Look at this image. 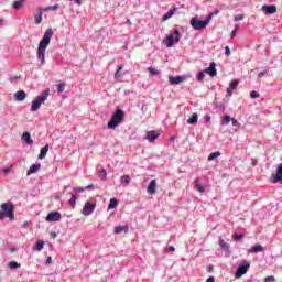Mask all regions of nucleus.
<instances>
[{"label": "nucleus", "mask_w": 282, "mask_h": 282, "mask_svg": "<svg viewBox=\"0 0 282 282\" xmlns=\"http://www.w3.org/2000/svg\"><path fill=\"white\" fill-rule=\"evenodd\" d=\"M95 209H96V204L86 202L83 207L82 215H85V217H89V215H91V213H94Z\"/></svg>", "instance_id": "nucleus-8"}, {"label": "nucleus", "mask_w": 282, "mask_h": 282, "mask_svg": "<svg viewBox=\"0 0 282 282\" xmlns=\"http://www.w3.org/2000/svg\"><path fill=\"white\" fill-rule=\"evenodd\" d=\"M180 30L175 29L174 30V34H169L166 36V47H173V45H175V43H180Z\"/></svg>", "instance_id": "nucleus-6"}, {"label": "nucleus", "mask_w": 282, "mask_h": 282, "mask_svg": "<svg viewBox=\"0 0 282 282\" xmlns=\"http://www.w3.org/2000/svg\"><path fill=\"white\" fill-rule=\"evenodd\" d=\"M122 69H123L122 65L118 67L117 72L115 73L116 80H119V78H122V73H120L122 72Z\"/></svg>", "instance_id": "nucleus-32"}, {"label": "nucleus", "mask_w": 282, "mask_h": 282, "mask_svg": "<svg viewBox=\"0 0 282 282\" xmlns=\"http://www.w3.org/2000/svg\"><path fill=\"white\" fill-rule=\"evenodd\" d=\"M99 177H107V170L102 169V170L99 172Z\"/></svg>", "instance_id": "nucleus-46"}, {"label": "nucleus", "mask_w": 282, "mask_h": 282, "mask_svg": "<svg viewBox=\"0 0 282 282\" xmlns=\"http://www.w3.org/2000/svg\"><path fill=\"white\" fill-rule=\"evenodd\" d=\"M221 155V152H213L208 156V161L212 162V160H215L216 158H219Z\"/></svg>", "instance_id": "nucleus-35"}, {"label": "nucleus", "mask_w": 282, "mask_h": 282, "mask_svg": "<svg viewBox=\"0 0 282 282\" xmlns=\"http://www.w3.org/2000/svg\"><path fill=\"white\" fill-rule=\"evenodd\" d=\"M23 226H24V228H28V226H30V223H29V221H25V223L23 224Z\"/></svg>", "instance_id": "nucleus-57"}, {"label": "nucleus", "mask_w": 282, "mask_h": 282, "mask_svg": "<svg viewBox=\"0 0 282 282\" xmlns=\"http://www.w3.org/2000/svg\"><path fill=\"white\" fill-rule=\"evenodd\" d=\"M204 78H206V74H204V72H200L198 74V80H204Z\"/></svg>", "instance_id": "nucleus-48"}, {"label": "nucleus", "mask_w": 282, "mask_h": 282, "mask_svg": "<svg viewBox=\"0 0 282 282\" xmlns=\"http://www.w3.org/2000/svg\"><path fill=\"white\" fill-rule=\"evenodd\" d=\"M231 124H232V127H239V121L231 118Z\"/></svg>", "instance_id": "nucleus-50"}, {"label": "nucleus", "mask_w": 282, "mask_h": 282, "mask_svg": "<svg viewBox=\"0 0 282 282\" xmlns=\"http://www.w3.org/2000/svg\"><path fill=\"white\" fill-rule=\"evenodd\" d=\"M52 237H53V239H56V234L53 232V234H52Z\"/></svg>", "instance_id": "nucleus-58"}, {"label": "nucleus", "mask_w": 282, "mask_h": 282, "mask_svg": "<svg viewBox=\"0 0 282 282\" xmlns=\"http://www.w3.org/2000/svg\"><path fill=\"white\" fill-rule=\"evenodd\" d=\"M237 87H239V80H231L229 87L227 88V96H232V93L237 90Z\"/></svg>", "instance_id": "nucleus-12"}, {"label": "nucleus", "mask_w": 282, "mask_h": 282, "mask_svg": "<svg viewBox=\"0 0 282 282\" xmlns=\"http://www.w3.org/2000/svg\"><path fill=\"white\" fill-rule=\"evenodd\" d=\"M207 122H210V117H207Z\"/></svg>", "instance_id": "nucleus-59"}, {"label": "nucleus", "mask_w": 282, "mask_h": 282, "mask_svg": "<svg viewBox=\"0 0 282 282\" xmlns=\"http://www.w3.org/2000/svg\"><path fill=\"white\" fill-rule=\"evenodd\" d=\"M195 188L198 193H206V183L202 182V180L197 178L195 182Z\"/></svg>", "instance_id": "nucleus-13"}, {"label": "nucleus", "mask_w": 282, "mask_h": 282, "mask_svg": "<svg viewBox=\"0 0 282 282\" xmlns=\"http://www.w3.org/2000/svg\"><path fill=\"white\" fill-rule=\"evenodd\" d=\"M128 23H131V21H130V20H128Z\"/></svg>", "instance_id": "nucleus-61"}, {"label": "nucleus", "mask_w": 282, "mask_h": 282, "mask_svg": "<svg viewBox=\"0 0 282 282\" xmlns=\"http://www.w3.org/2000/svg\"><path fill=\"white\" fill-rule=\"evenodd\" d=\"M46 263H47V264L52 263V257H48V258L46 259Z\"/></svg>", "instance_id": "nucleus-55"}, {"label": "nucleus", "mask_w": 282, "mask_h": 282, "mask_svg": "<svg viewBox=\"0 0 282 282\" xmlns=\"http://www.w3.org/2000/svg\"><path fill=\"white\" fill-rule=\"evenodd\" d=\"M147 69L149 72V74H151V76H159L160 75V70H158L154 67H148Z\"/></svg>", "instance_id": "nucleus-31"}, {"label": "nucleus", "mask_w": 282, "mask_h": 282, "mask_svg": "<svg viewBox=\"0 0 282 282\" xmlns=\"http://www.w3.org/2000/svg\"><path fill=\"white\" fill-rule=\"evenodd\" d=\"M10 171H11V169L8 167V169L2 170V173H4V175H8V173H10Z\"/></svg>", "instance_id": "nucleus-52"}, {"label": "nucleus", "mask_w": 282, "mask_h": 282, "mask_svg": "<svg viewBox=\"0 0 282 282\" xmlns=\"http://www.w3.org/2000/svg\"><path fill=\"white\" fill-rule=\"evenodd\" d=\"M249 268H250L249 262H246V261L242 262L236 271V279H241V276H243V274L248 272Z\"/></svg>", "instance_id": "nucleus-7"}, {"label": "nucleus", "mask_w": 282, "mask_h": 282, "mask_svg": "<svg viewBox=\"0 0 282 282\" xmlns=\"http://www.w3.org/2000/svg\"><path fill=\"white\" fill-rule=\"evenodd\" d=\"M159 138H160V132L149 131L147 133L145 140H148V142H154V140H158Z\"/></svg>", "instance_id": "nucleus-16"}, {"label": "nucleus", "mask_w": 282, "mask_h": 282, "mask_svg": "<svg viewBox=\"0 0 282 282\" xmlns=\"http://www.w3.org/2000/svg\"><path fill=\"white\" fill-rule=\"evenodd\" d=\"M120 232H129V227L127 225L115 227V234L120 235Z\"/></svg>", "instance_id": "nucleus-22"}, {"label": "nucleus", "mask_w": 282, "mask_h": 282, "mask_svg": "<svg viewBox=\"0 0 282 282\" xmlns=\"http://www.w3.org/2000/svg\"><path fill=\"white\" fill-rule=\"evenodd\" d=\"M9 268H10V270H17V268H21V264L18 263L17 261H10Z\"/></svg>", "instance_id": "nucleus-33"}, {"label": "nucleus", "mask_w": 282, "mask_h": 282, "mask_svg": "<svg viewBox=\"0 0 282 282\" xmlns=\"http://www.w3.org/2000/svg\"><path fill=\"white\" fill-rule=\"evenodd\" d=\"M54 36V31L52 29H47L43 35V39L40 41L37 46V61L41 62V65H45V51Z\"/></svg>", "instance_id": "nucleus-1"}, {"label": "nucleus", "mask_w": 282, "mask_h": 282, "mask_svg": "<svg viewBox=\"0 0 282 282\" xmlns=\"http://www.w3.org/2000/svg\"><path fill=\"white\" fill-rule=\"evenodd\" d=\"M76 199H78V196L72 195L70 199L68 200V204L72 206V208H76Z\"/></svg>", "instance_id": "nucleus-30"}, {"label": "nucleus", "mask_w": 282, "mask_h": 282, "mask_svg": "<svg viewBox=\"0 0 282 282\" xmlns=\"http://www.w3.org/2000/svg\"><path fill=\"white\" fill-rule=\"evenodd\" d=\"M95 188H98V185L89 184L86 187H75L74 191L76 193H83L84 191H95Z\"/></svg>", "instance_id": "nucleus-17"}, {"label": "nucleus", "mask_w": 282, "mask_h": 282, "mask_svg": "<svg viewBox=\"0 0 282 282\" xmlns=\"http://www.w3.org/2000/svg\"><path fill=\"white\" fill-rule=\"evenodd\" d=\"M41 170V164H33L29 171H28V175H32V173H37V171Z\"/></svg>", "instance_id": "nucleus-25"}, {"label": "nucleus", "mask_w": 282, "mask_h": 282, "mask_svg": "<svg viewBox=\"0 0 282 282\" xmlns=\"http://www.w3.org/2000/svg\"><path fill=\"white\" fill-rule=\"evenodd\" d=\"M158 188V182L152 180L147 188L149 195H155Z\"/></svg>", "instance_id": "nucleus-14"}, {"label": "nucleus", "mask_w": 282, "mask_h": 282, "mask_svg": "<svg viewBox=\"0 0 282 282\" xmlns=\"http://www.w3.org/2000/svg\"><path fill=\"white\" fill-rule=\"evenodd\" d=\"M273 177H282V163L276 169V174Z\"/></svg>", "instance_id": "nucleus-40"}, {"label": "nucleus", "mask_w": 282, "mask_h": 282, "mask_svg": "<svg viewBox=\"0 0 282 282\" xmlns=\"http://www.w3.org/2000/svg\"><path fill=\"white\" fill-rule=\"evenodd\" d=\"M65 87H66L65 83H62V84L57 85L58 94H63V91H65Z\"/></svg>", "instance_id": "nucleus-39"}, {"label": "nucleus", "mask_w": 282, "mask_h": 282, "mask_svg": "<svg viewBox=\"0 0 282 282\" xmlns=\"http://www.w3.org/2000/svg\"><path fill=\"white\" fill-rule=\"evenodd\" d=\"M25 2V0H15L13 1V9L14 10H21V8H23V3Z\"/></svg>", "instance_id": "nucleus-26"}, {"label": "nucleus", "mask_w": 282, "mask_h": 282, "mask_svg": "<svg viewBox=\"0 0 282 282\" xmlns=\"http://www.w3.org/2000/svg\"><path fill=\"white\" fill-rule=\"evenodd\" d=\"M232 118L228 115H226L223 119V124L226 126V124H230Z\"/></svg>", "instance_id": "nucleus-37"}, {"label": "nucleus", "mask_w": 282, "mask_h": 282, "mask_svg": "<svg viewBox=\"0 0 282 282\" xmlns=\"http://www.w3.org/2000/svg\"><path fill=\"white\" fill-rule=\"evenodd\" d=\"M239 30V25H236L235 29L231 31V39H235V34H237Z\"/></svg>", "instance_id": "nucleus-45"}, {"label": "nucleus", "mask_w": 282, "mask_h": 282, "mask_svg": "<svg viewBox=\"0 0 282 282\" xmlns=\"http://www.w3.org/2000/svg\"><path fill=\"white\" fill-rule=\"evenodd\" d=\"M46 221L52 224L54 221H61V213L59 212H50L46 216Z\"/></svg>", "instance_id": "nucleus-9"}, {"label": "nucleus", "mask_w": 282, "mask_h": 282, "mask_svg": "<svg viewBox=\"0 0 282 282\" xmlns=\"http://www.w3.org/2000/svg\"><path fill=\"white\" fill-rule=\"evenodd\" d=\"M271 184H282V177H271Z\"/></svg>", "instance_id": "nucleus-38"}, {"label": "nucleus", "mask_w": 282, "mask_h": 282, "mask_svg": "<svg viewBox=\"0 0 282 282\" xmlns=\"http://www.w3.org/2000/svg\"><path fill=\"white\" fill-rule=\"evenodd\" d=\"M235 21H243V14H238L235 17Z\"/></svg>", "instance_id": "nucleus-47"}, {"label": "nucleus", "mask_w": 282, "mask_h": 282, "mask_svg": "<svg viewBox=\"0 0 282 282\" xmlns=\"http://www.w3.org/2000/svg\"><path fill=\"white\" fill-rule=\"evenodd\" d=\"M43 8H39V14L37 15H35V23H36V25H40V23H42V21H43Z\"/></svg>", "instance_id": "nucleus-23"}, {"label": "nucleus", "mask_w": 282, "mask_h": 282, "mask_svg": "<svg viewBox=\"0 0 282 282\" xmlns=\"http://www.w3.org/2000/svg\"><path fill=\"white\" fill-rule=\"evenodd\" d=\"M3 23V20H0V24Z\"/></svg>", "instance_id": "nucleus-60"}, {"label": "nucleus", "mask_w": 282, "mask_h": 282, "mask_svg": "<svg viewBox=\"0 0 282 282\" xmlns=\"http://www.w3.org/2000/svg\"><path fill=\"white\" fill-rule=\"evenodd\" d=\"M197 120H199V116H197V113H193L187 120V124H197Z\"/></svg>", "instance_id": "nucleus-27"}, {"label": "nucleus", "mask_w": 282, "mask_h": 282, "mask_svg": "<svg viewBox=\"0 0 282 282\" xmlns=\"http://www.w3.org/2000/svg\"><path fill=\"white\" fill-rule=\"evenodd\" d=\"M130 182H131V178H129V177L121 178V184H124L126 186H128V184H130Z\"/></svg>", "instance_id": "nucleus-43"}, {"label": "nucleus", "mask_w": 282, "mask_h": 282, "mask_svg": "<svg viewBox=\"0 0 282 282\" xmlns=\"http://www.w3.org/2000/svg\"><path fill=\"white\" fill-rule=\"evenodd\" d=\"M205 74H208V76L212 77L217 76V64L215 62H212L209 64V67L205 69Z\"/></svg>", "instance_id": "nucleus-10"}, {"label": "nucleus", "mask_w": 282, "mask_h": 282, "mask_svg": "<svg viewBox=\"0 0 282 282\" xmlns=\"http://www.w3.org/2000/svg\"><path fill=\"white\" fill-rule=\"evenodd\" d=\"M268 74V70H264V72H260L258 74V78H263V76H265Z\"/></svg>", "instance_id": "nucleus-49"}, {"label": "nucleus", "mask_w": 282, "mask_h": 282, "mask_svg": "<svg viewBox=\"0 0 282 282\" xmlns=\"http://www.w3.org/2000/svg\"><path fill=\"white\" fill-rule=\"evenodd\" d=\"M175 12H177V8L170 9L166 14L163 15L162 21H169V19H171Z\"/></svg>", "instance_id": "nucleus-19"}, {"label": "nucleus", "mask_w": 282, "mask_h": 282, "mask_svg": "<svg viewBox=\"0 0 282 282\" xmlns=\"http://www.w3.org/2000/svg\"><path fill=\"white\" fill-rule=\"evenodd\" d=\"M232 239L234 241H241V239H243V235H234Z\"/></svg>", "instance_id": "nucleus-42"}, {"label": "nucleus", "mask_w": 282, "mask_h": 282, "mask_svg": "<svg viewBox=\"0 0 282 282\" xmlns=\"http://www.w3.org/2000/svg\"><path fill=\"white\" fill-rule=\"evenodd\" d=\"M219 246L223 250H228V248H230V245H228V242H225L224 240H219Z\"/></svg>", "instance_id": "nucleus-36"}, {"label": "nucleus", "mask_w": 282, "mask_h": 282, "mask_svg": "<svg viewBox=\"0 0 282 282\" xmlns=\"http://www.w3.org/2000/svg\"><path fill=\"white\" fill-rule=\"evenodd\" d=\"M225 54L226 56H230V46L225 47Z\"/></svg>", "instance_id": "nucleus-51"}, {"label": "nucleus", "mask_w": 282, "mask_h": 282, "mask_svg": "<svg viewBox=\"0 0 282 282\" xmlns=\"http://www.w3.org/2000/svg\"><path fill=\"white\" fill-rule=\"evenodd\" d=\"M47 151H50V144H46L43 147L40 151L39 159L40 160H45V156L47 155Z\"/></svg>", "instance_id": "nucleus-21"}, {"label": "nucleus", "mask_w": 282, "mask_h": 282, "mask_svg": "<svg viewBox=\"0 0 282 282\" xmlns=\"http://www.w3.org/2000/svg\"><path fill=\"white\" fill-rule=\"evenodd\" d=\"M118 206V199L117 198H111L110 203L108 205V210H113Z\"/></svg>", "instance_id": "nucleus-29"}, {"label": "nucleus", "mask_w": 282, "mask_h": 282, "mask_svg": "<svg viewBox=\"0 0 282 282\" xmlns=\"http://www.w3.org/2000/svg\"><path fill=\"white\" fill-rule=\"evenodd\" d=\"M276 281V279L274 278V275H269L264 279V282H274Z\"/></svg>", "instance_id": "nucleus-44"}, {"label": "nucleus", "mask_w": 282, "mask_h": 282, "mask_svg": "<svg viewBox=\"0 0 282 282\" xmlns=\"http://www.w3.org/2000/svg\"><path fill=\"white\" fill-rule=\"evenodd\" d=\"M0 221L8 217L10 221H14V205L11 202L3 203L0 205Z\"/></svg>", "instance_id": "nucleus-2"}, {"label": "nucleus", "mask_w": 282, "mask_h": 282, "mask_svg": "<svg viewBox=\"0 0 282 282\" xmlns=\"http://www.w3.org/2000/svg\"><path fill=\"white\" fill-rule=\"evenodd\" d=\"M167 251H169V252H175V247L170 246V247L167 248Z\"/></svg>", "instance_id": "nucleus-53"}, {"label": "nucleus", "mask_w": 282, "mask_h": 282, "mask_svg": "<svg viewBox=\"0 0 282 282\" xmlns=\"http://www.w3.org/2000/svg\"><path fill=\"white\" fill-rule=\"evenodd\" d=\"M263 12H267V14H276V6H263L262 7Z\"/></svg>", "instance_id": "nucleus-18"}, {"label": "nucleus", "mask_w": 282, "mask_h": 282, "mask_svg": "<svg viewBox=\"0 0 282 282\" xmlns=\"http://www.w3.org/2000/svg\"><path fill=\"white\" fill-rule=\"evenodd\" d=\"M44 247H45V241L39 240L34 247V250H36L37 252H41V250H43Z\"/></svg>", "instance_id": "nucleus-28"}, {"label": "nucleus", "mask_w": 282, "mask_h": 282, "mask_svg": "<svg viewBox=\"0 0 282 282\" xmlns=\"http://www.w3.org/2000/svg\"><path fill=\"white\" fill-rule=\"evenodd\" d=\"M169 80H170V85H180V83H184V80H186V77H184V76H176V77L170 76Z\"/></svg>", "instance_id": "nucleus-15"}, {"label": "nucleus", "mask_w": 282, "mask_h": 282, "mask_svg": "<svg viewBox=\"0 0 282 282\" xmlns=\"http://www.w3.org/2000/svg\"><path fill=\"white\" fill-rule=\"evenodd\" d=\"M50 97V88H46L42 95H40L32 104L31 106V111H39V109H41V105H43L45 102V100H47V98Z\"/></svg>", "instance_id": "nucleus-5"}, {"label": "nucleus", "mask_w": 282, "mask_h": 282, "mask_svg": "<svg viewBox=\"0 0 282 282\" xmlns=\"http://www.w3.org/2000/svg\"><path fill=\"white\" fill-rule=\"evenodd\" d=\"M22 140L26 142V144H34V141L30 137V132H23Z\"/></svg>", "instance_id": "nucleus-24"}, {"label": "nucleus", "mask_w": 282, "mask_h": 282, "mask_svg": "<svg viewBox=\"0 0 282 282\" xmlns=\"http://www.w3.org/2000/svg\"><path fill=\"white\" fill-rule=\"evenodd\" d=\"M13 98L18 102H23V100L28 98V94H25V90H18L17 93H14Z\"/></svg>", "instance_id": "nucleus-11"}, {"label": "nucleus", "mask_w": 282, "mask_h": 282, "mask_svg": "<svg viewBox=\"0 0 282 282\" xmlns=\"http://www.w3.org/2000/svg\"><path fill=\"white\" fill-rule=\"evenodd\" d=\"M42 10L44 12H50V10L56 11V10H58V4H54V6H50V7H46V8H42Z\"/></svg>", "instance_id": "nucleus-34"}, {"label": "nucleus", "mask_w": 282, "mask_h": 282, "mask_svg": "<svg viewBox=\"0 0 282 282\" xmlns=\"http://www.w3.org/2000/svg\"><path fill=\"white\" fill-rule=\"evenodd\" d=\"M206 282H215V276H209Z\"/></svg>", "instance_id": "nucleus-54"}, {"label": "nucleus", "mask_w": 282, "mask_h": 282, "mask_svg": "<svg viewBox=\"0 0 282 282\" xmlns=\"http://www.w3.org/2000/svg\"><path fill=\"white\" fill-rule=\"evenodd\" d=\"M213 270H215V268L213 265L208 267V272H213Z\"/></svg>", "instance_id": "nucleus-56"}, {"label": "nucleus", "mask_w": 282, "mask_h": 282, "mask_svg": "<svg viewBox=\"0 0 282 282\" xmlns=\"http://www.w3.org/2000/svg\"><path fill=\"white\" fill-rule=\"evenodd\" d=\"M263 246L261 245H254L250 250L249 253L251 254H258L259 252H263Z\"/></svg>", "instance_id": "nucleus-20"}, {"label": "nucleus", "mask_w": 282, "mask_h": 282, "mask_svg": "<svg viewBox=\"0 0 282 282\" xmlns=\"http://www.w3.org/2000/svg\"><path fill=\"white\" fill-rule=\"evenodd\" d=\"M213 19V13L207 17L205 21H202L197 19V17L192 18L189 23L193 28V30H205V28L210 23V20Z\"/></svg>", "instance_id": "nucleus-4"}, {"label": "nucleus", "mask_w": 282, "mask_h": 282, "mask_svg": "<svg viewBox=\"0 0 282 282\" xmlns=\"http://www.w3.org/2000/svg\"><path fill=\"white\" fill-rule=\"evenodd\" d=\"M261 95H259V93L257 90H253L250 93V98L252 99H257L260 98Z\"/></svg>", "instance_id": "nucleus-41"}, {"label": "nucleus", "mask_w": 282, "mask_h": 282, "mask_svg": "<svg viewBox=\"0 0 282 282\" xmlns=\"http://www.w3.org/2000/svg\"><path fill=\"white\" fill-rule=\"evenodd\" d=\"M123 121L124 111H122V109H117L108 122V129H116V127H118V124L122 123Z\"/></svg>", "instance_id": "nucleus-3"}]
</instances>
